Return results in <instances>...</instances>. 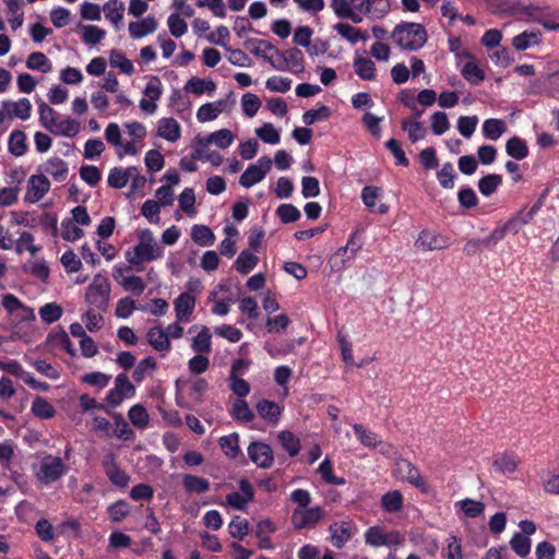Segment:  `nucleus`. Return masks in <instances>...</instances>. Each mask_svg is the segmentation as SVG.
<instances>
[{
	"label": "nucleus",
	"mask_w": 559,
	"mask_h": 559,
	"mask_svg": "<svg viewBox=\"0 0 559 559\" xmlns=\"http://www.w3.org/2000/svg\"><path fill=\"white\" fill-rule=\"evenodd\" d=\"M124 129L131 141L122 142L121 129L118 123L110 122L105 129L106 141L117 148V155L122 158L126 155L135 156L139 154L138 141H142L146 136V128L139 121L124 123Z\"/></svg>",
	"instance_id": "nucleus-1"
},
{
	"label": "nucleus",
	"mask_w": 559,
	"mask_h": 559,
	"mask_svg": "<svg viewBox=\"0 0 559 559\" xmlns=\"http://www.w3.org/2000/svg\"><path fill=\"white\" fill-rule=\"evenodd\" d=\"M163 248L156 241L150 229H143L139 233V242L126 251V260L131 265H138L143 262H150L162 258Z\"/></svg>",
	"instance_id": "nucleus-2"
},
{
	"label": "nucleus",
	"mask_w": 559,
	"mask_h": 559,
	"mask_svg": "<svg viewBox=\"0 0 559 559\" xmlns=\"http://www.w3.org/2000/svg\"><path fill=\"white\" fill-rule=\"evenodd\" d=\"M392 39L404 50L420 49L427 41L426 28L419 23H401L392 32Z\"/></svg>",
	"instance_id": "nucleus-3"
},
{
	"label": "nucleus",
	"mask_w": 559,
	"mask_h": 559,
	"mask_svg": "<svg viewBox=\"0 0 559 559\" xmlns=\"http://www.w3.org/2000/svg\"><path fill=\"white\" fill-rule=\"evenodd\" d=\"M68 471L69 467L63 463V460L51 454L44 455L39 463L34 466L35 478L43 486H50L58 481Z\"/></svg>",
	"instance_id": "nucleus-4"
},
{
	"label": "nucleus",
	"mask_w": 559,
	"mask_h": 559,
	"mask_svg": "<svg viewBox=\"0 0 559 559\" xmlns=\"http://www.w3.org/2000/svg\"><path fill=\"white\" fill-rule=\"evenodd\" d=\"M109 297L110 283L108 278L103 274H96L86 289V301L98 311H105L108 307Z\"/></svg>",
	"instance_id": "nucleus-5"
},
{
	"label": "nucleus",
	"mask_w": 559,
	"mask_h": 559,
	"mask_svg": "<svg viewBox=\"0 0 559 559\" xmlns=\"http://www.w3.org/2000/svg\"><path fill=\"white\" fill-rule=\"evenodd\" d=\"M365 542L372 547L385 546L392 548L403 545L405 537L396 530L385 531L381 526L374 525L365 532Z\"/></svg>",
	"instance_id": "nucleus-6"
},
{
	"label": "nucleus",
	"mask_w": 559,
	"mask_h": 559,
	"mask_svg": "<svg viewBox=\"0 0 559 559\" xmlns=\"http://www.w3.org/2000/svg\"><path fill=\"white\" fill-rule=\"evenodd\" d=\"M535 213L536 206L532 207L527 213L520 214L508 221L504 225L495 228L486 238L481 239L483 247H492L502 240L508 231L518 233L523 225L532 219Z\"/></svg>",
	"instance_id": "nucleus-7"
},
{
	"label": "nucleus",
	"mask_w": 559,
	"mask_h": 559,
	"mask_svg": "<svg viewBox=\"0 0 559 559\" xmlns=\"http://www.w3.org/2000/svg\"><path fill=\"white\" fill-rule=\"evenodd\" d=\"M134 395L135 386L126 373H119L115 379V385L107 392L106 401L111 407H118L126 399Z\"/></svg>",
	"instance_id": "nucleus-8"
},
{
	"label": "nucleus",
	"mask_w": 559,
	"mask_h": 559,
	"mask_svg": "<svg viewBox=\"0 0 559 559\" xmlns=\"http://www.w3.org/2000/svg\"><path fill=\"white\" fill-rule=\"evenodd\" d=\"M272 159L267 156L260 157L255 164H251L242 173L239 178V183L243 188H250L262 181L266 174L271 170Z\"/></svg>",
	"instance_id": "nucleus-9"
},
{
	"label": "nucleus",
	"mask_w": 559,
	"mask_h": 559,
	"mask_svg": "<svg viewBox=\"0 0 559 559\" xmlns=\"http://www.w3.org/2000/svg\"><path fill=\"white\" fill-rule=\"evenodd\" d=\"M324 516V511L320 507L296 508L292 513V524L297 530L311 528L316 526Z\"/></svg>",
	"instance_id": "nucleus-10"
},
{
	"label": "nucleus",
	"mask_w": 559,
	"mask_h": 559,
	"mask_svg": "<svg viewBox=\"0 0 559 559\" xmlns=\"http://www.w3.org/2000/svg\"><path fill=\"white\" fill-rule=\"evenodd\" d=\"M103 468L110 483L117 487L124 488L130 481V476L123 471L112 452H108L102 462Z\"/></svg>",
	"instance_id": "nucleus-11"
},
{
	"label": "nucleus",
	"mask_w": 559,
	"mask_h": 559,
	"mask_svg": "<svg viewBox=\"0 0 559 559\" xmlns=\"http://www.w3.org/2000/svg\"><path fill=\"white\" fill-rule=\"evenodd\" d=\"M7 312L14 316L20 321H33L35 320L34 310L25 306L16 296L13 294H4L2 296V304Z\"/></svg>",
	"instance_id": "nucleus-12"
},
{
	"label": "nucleus",
	"mask_w": 559,
	"mask_h": 559,
	"mask_svg": "<svg viewBox=\"0 0 559 559\" xmlns=\"http://www.w3.org/2000/svg\"><path fill=\"white\" fill-rule=\"evenodd\" d=\"M50 189V181L44 175H32L27 180L24 201L36 203L41 200Z\"/></svg>",
	"instance_id": "nucleus-13"
},
{
	"label": "nucleus",
	"mask_w": 559,
	"mask_h": 559,
	"mask_svg": "<svg viewBox=\"0 0 559 559\" xmlns=\"http://www.w3.org/2000/svg\"><path fill=\"white\" fill-rule=\"evenodd\" d=\"M249 459L260 468H269L274 462L272 448L259 441H253L248 447Z\"/></svg>",
	"instance_id": "nucleus-14"
},
{
	"label": "nucleus",
	"mask_w": 559,
	"mask_h": 559,
	"mask_svg": "<svg viewBox=\"0 0 559 559\" xmlns=\"http://www.w3.org/2000/svg\"><path fill=\"white\" fill-rule=\"evenodd\" d=\"M416 246L425 251L442 250L450 246V240L439 233L424 229L418 235Z\"/></svg>",
	"instance_id": "nucleus-15"
},
{
	"label": "nucleus",
	"mask_w": 559,
	"mask_h": 559,
	"mask_svg": "<svg viewBox=\"0 0 559 559\" xmlns=\"http://www.w3.org/2000/svg\"><path fill=\"white\" fill-rule=\"evenodd\" d=\"M239 492H231L226 496L227 503L237 510H245L247 504L253 500L254 491L251 483L248 479H240Z\"/></svg>",
	"instance_id": "nucleus-16"
},
{
	"label": "nucleus",
	"mask_w": 559,
	"mask_h": 559,
	"mask_svg": "<svg viewBox=\"0 0 559 559\" xmlns=\"http://www.w3.org/2000/svg\"><path fill=\"white\" fill-rule=\"evenodd\" d=\"M329 531L332 545L342 548L355 534L356 527L350 521H341L331 524Z\"/></svg>",
	"instance_id": "nucleus-17"
},
{
	"label": "nucleus",
	"mask_w": 559,
	"mask_h": 559,
	"mask_svg": "<svg viewBox=\"0 0 559 559\" xmlns=\"http://www.w3.org/2000/svg\"><path fill=\"white\" fill-rule=\"evenodd\" d=\"M395 474L402 479L414 485L417 488H424L425 481L416 466L409 461L401 459L395 463Z\"/></svg>",
	"instance_id": "nucleus-18"
},
{
	"label": "nucleus",
	"mask_w": 559,
	"mask_h": 559,
	"mask_svg": "<svg viewBox=\"0 0 559 559\" xmlns=\"http://www.w3.org/2000/svg\"><path fill=\"white\" fill-rule=\"evenodd\" d=\"M195 298L190 293H181L174 301L178 322H189L195 308Z\"/></svg>",
	"instance_id": "nucleus-19"
},
{
	"label": "nucleus",
	"mask_w": 559,
	"mask_h": 559,
	"mask_svg": "<svg viewBox=\"0 0 559 559\" xmlns=\"http://www.w3.org/2000/svg\"><path fill=\"white\" fill-rule=\"evenodd\" d=\"M157 136L168 142H177L181 138V127L179 122L171 117H164L157 121Z\"/></svg>",
	"instance_id": "nucleus-20"
},
{
	"label": "nucleus",
	"mask_w": 559,
	"mask_h": 559,
	"mask_svg": "<svg viewBox=\"0 0 559 559\" xmlns=\"http://www.w3.org/2000/svg\"><path fill=\"white\" fill-rule=\"evenodd\" d=\"M281 56L284 60L285 67L283 66H274L277 70H289L294 73H301L305 69L304 67V55L301 50L297 48H290L283 52H281Z\"/></svg>",
	"instance_id": "nucleus-21"
},
{
	"label": "nucleus",
	"mask_w": 559,
	"mask_h": 559,
	"mask_svg": "<svg viewBox=\"0 0 559 559\" xmlns=\"http://www.w3.org/2000/svg\"><path fill=\"white\" fill-rule=\"evenodd\" d=\"M542 38L543 35L540 31L526 29L512 38V46L519 51H524L538 46L542 43Z\"/></svg>",
	"instance_id": "nucleus-22"
},
{
	"label": "nucleus",
	"mask_w": 559,
	"mask_h": 559,
	"mask_svg": "<svg viewBox=\"0 0 559 559\" xmlns=\"http://www.w3.org/2000/svg\"><path fill=\"white\" fill-rule=\"evenodd\" d=\"M2 107L9 112V118L27 120L32 115V104L27 98H20L17 102L3 100Z\"/></svg>",
	"instance_id": "nucleus-23"
},
{
	"label": "nucleus",
	"mask_w": 559,
	"mask_h": 559,
	"mask_svg": "<svg viewBox=\"0 0 559 559\" xmlns=\"http://www.w3.org/2000/svg\"><path fill=\"white\" fill-rule=\"evenodd\" d=\"M355 73L365 81H374L377 79V68L374 62L367 57L356 56L353 62Z\"/></svg>",
	"instance_id": "nucleus-24"
},
{
	"label": "nucleus",
	"mask_w": 559,
	"mask_h": 559,
	"mask_svg": "<svg viewBox=\"0 0 559 559\" xmlns=\"http://www.w3.org/2000/svg\"><path fill=\"white\" fill-rule=\"evenodd\" d=\"M136 167L130 166L127 168L114 167L110 169L107 182L109 187L121 189L127 186L132 175H135Z\"/></svg>",
	"instance_id": "nucleus-25"
},
{
	"label": "nucleus",
	"mask_w": 559,
	"mask_h": 559,
	"mask_svg": "<svg viewBox=\"0 0 559 559\" xmlns=\"http://www.w3.org/2000/svg\"><path fill=\"white\" fill-rule=\"evenodd\" d=\"M466 62L461 67V74L472 85H479L485 80V73L479 68L476 58L472 55V59H465Z\"/></svg>",
	"instance_id": "nucleus-26"
},
{
	"label": "nucleus",
	"mask_w": 559,
	"mask_h": 559,
	"mask_svg": "<svg viewBox=\"0 0 559 559\" xmlns=\"http://www.w3.org/2000/svg\"><path fill=\"white\" fill-rule=\"evenodd\" d=\"M381 189L373 186H366L361 190V200L364 204L371 211L379 214H386L389 206L384 203L376 206V200L380 197Z\"/></svg>",
	"instance_id": "nucleus-27"
},
{
	"label": "nucleus",
	"mask_w": 559,
	"mask_h": 559,
	"mask_svg": "<svg viewBox=\"0 0 559 559\" xmlns=\"http://www.w3.org/2000/svg\"><path fill=\"white\" fill-rule=\"evenodd\" d=\"M226 104V100L219 99L202 105L197 111L198 121L203 123L215 120L224 111Z\"/></svg>",
	"instance_id": "nucleus-28"
},
{
	"label": "nucleus",
	"mask_w": 559,
	"mask_h": 559,
	"mask_svg": "<svg viewBox=\"0 0 559 559\" xmlns=\"http://www.w3.org/2000/svg\"><path fill=\"white\" fill-rule=\"evenodd\" d=\"M148 344L157 352L168 353L171 348L170 341L164 329L160 326H153L146 334Z\"/></svg>",
	"instance_id": "nucleus-29"
},
{
	"label": "nucleus",
	"mask_w": 559,
	"mask_h": 559,
	"mask_svg": "<svg viewBox=\"0 0 559 559\" xmlns=\"http://www.w3.org/2000/svg\"><path fill=\"white\" fill-rule=\"evenodd\" d=\"M28 150L27 138L24 131L13 130L8 140V151L15 157L25 155Z\"/></svg>",
	"instance_id": "nucleus-30"
},
{
	"label": "nucleus",
	"mask_w": 559,
	"mask_h": 559,
	"mask_svg": "<svg viewBox=\"0 0 559 559\" xmlns=\"http://www.w3.org/2000/svg\"><path fill=\"white\" fill-rule=\"evenodd\" d=\"M157 25V21L154 16H146L139 22H131L129 24V33L132 38L139 39L154 33Z\"/></svg>",
	"instance_id": "nucleus-31"
},
{
	"label": "nucleus",
	"mask_w": 559,
	"mask_h": 559,
	"mask_svg": "<svg viewBox=\"0 0 559 559\" xmlns=\"http://www.w3.org/2000/svg\"><path fill=\"white\" fill-rule=\"evenodd\" d=\"M330 7L338 19H348L354 23L362 21V17L352 8L349 0H331Z\"/></svg>",
	"instance_id": "nucleus-32"
},
{
	"label": "nucleus",
	"mask_w": 559,
	"mask_h": 559,
	"mask_svg": "<svg viewBox=\"0 0 559 559\" xmlns=\"http://www.w3.org/2000/svg\"><path fill=\"white\" fill-rule=\"evenodd\" d=\"M257 411L261 418L272 424L278 423L282 414L281 406L277 403L269 400H262L258 402Z\"/></svg>",
	"instance_id": "nucleus-33"
},
{
	"label": "nucleus",
	"mask_w": 559,
	"mask_h": 559,
	"mask_svg": "<svg viewBox=\"0 0 559 559\" xmlns=\"http://www.w3.org/2000/svg\"><path fill=\"white\" fill-rule=\"evenodd\" d=\"M191 348L198 354L206 355L212 352V336L207 326L202 325L198 334L192 337Z\"/></svg>",
	"instance_id": "nucleus-34"
},
{
	"label": "nucleus",
	"mask_w": 559,
	"mask_h": 559,
	"mask_svg": "<svg viewBox=\"0 0 559 559\" xmlns=\"http://www.w3.org/2000/svg\"><path fill=\"white\" fill-rule=\"evenodd\" d=\"M44 171L50 175L56 181L61 182L66 180L69 167L60 157H51L44 165Z\"/></svg>",
	"instance_id": "nucleus-35"
},
{
	"label": "nucleus",
	"mask_w": 559,
	"mask_h": 559,
	"mask_svg": "<svg viewBox=\"0 0 559 559\" xmlns=\"http://www.w3.org/2000/svg\"><path fill=\"white\" fill-rule=\"evenodd\" d=\"M334 29L352 45H355L358 41H366L368 39L367 32H362L348 23H337L335 24Z\"/></svg>",
	"instance_id": "nucleus-36"
},
{
	"label": "nucleus",
	"mask_w": 559,
	"mask_h": 559,
	"mask_svg": "<svg viewBox=\"0 0 559 559\" xmlns=\"http://www.w3.org/2000/svg\"><path fill=\"white\" fill-rule=\"evenodd\" d=\"M507 131V123L501 119L490 118L486 119L481 127V132L485 139L497 141Z\"/></svg>",
	"instance_id": "nucleus-37"
},
{
	"label": "nucleus",
	"mask_w": 559,
	"mask_h": 559,
	"mask_svg": "<svg viewBox=\"0 0 559 559\" xmlns=\"http://www.w3.org/2000/svg\"><path fill=\"white\" fill-rule=\"evenodd\" d=\"M182 486L188 493H205L210 490V481L206 478L191 474L183 476Z\"/></svg>",
	"instance_id": "nucleus-38"
},
{
	"label": "nucleus",
	"mask_w": 559,
	"mask_h": 559,
	"mask_svg": "<svg viewBox=\"0 0 559 559\" xmlns=\"http://www.w3.org/2000/svg\"><path fill=\"white\" fill-rule=\"evenodd\" d=\"M105 12V17L116 27L119 28V25L123 19L124 4L120 0H108L103 8Z\"/></svg>",
	"instance_id": "nucleus-39"
},
{
	"label": "nucleus",
	"mask_w": 559,
	"mask_h": 559,
	"mask_svg": "<svg viewBox=\"0 0 559 559\" xmlns=\"http://www.w3.org/2000/svg\"><path fill=\"white\" fill-rule=\"evenodd\" d=\"M520 464L516 455L511 453H501L493 460L492 466L496 472L501 474L513 473Z\"/></svg>",
	"instance_id": "nucleus-40"
},
{
	"label": "nucleus",
	"mask_w": 559,
	"mask_h": 559,
	"mask_svg": "<svg viewBox=\"0 0 559 559\" xmlns=\"http://www.w3.org/2000/svg\"><path fill=\"white\" fill-rule=\"evenodd\" d=\"M277 439L282 448L288 453L289 456L294 457L299 453L301 449L300 440L292 431H281L277 436Z\"/></svg>",
	"instance_id": "nucleus-41"
},
{
	"label": "nucleus",
	"mask_w": 559,
	"mask_h": 559,
	"mask_svg": "<svg viewBox=\"0 0 559 559\" xmlns=\"http://www.w3.org/2000/svg\"><path fill=\"white\" fill-rule=\"evenodd\" d=\"M31 411L34 416L40 419L52 418L56 414V409L52 404L43 396H36L33 400Z\"/></svg>",
	"instance_id": "nucleus-42"
},
{
	"label": "nucleus",
	"mask_w": 559,
	"mask_h": 559,
	"mask_svg": "<svg viewBox=\"0 0 559 559\" xmlns=\"http://www.w3.org/2000/svg\"><path fill=\"white\" fill-rule=\"evenodd\" d=\"M506 152L512 158L521 160L527 157L528 147L523 139L519 136H512L507 141Z\"/></svg>",
	"instance_id": "nucleus-43"
},
{
	"label": "nucleus",
	"mask_w": 559,
	"mask_h": 559,
	"mask_svg": "<svg viewBox=\"0 0 559 559\" xmlns=\"http://www.w3.org/2000/svg\"><path fill=\"white\" fill-rule=\"evenodd\" d=\"M404 498L401 491L392 490L381 498V507L388 513L399 512L403 508Z\"/></svg>",
	"instance_id": "nucleus-44"
},
{
	"label": "nucleus",
	"mask_w": 559,
	"mask_h": 559,
	"mask_svg": "<svg viewBox=\"0 0 559 559\" xmlns=\"http://www.w3.org/2000/svg\"><path fill=\"white\" fill-rule=\"evenodd\" d=\"M187 92H191L195 95H202L204 93L212 94L216 90V84L212 80H203L198 76L191 78L186 86Z\"/></svg>",
	"instance_id": "nucleus-45"
},
{
	"label": "nucleus",
	"mask_w": 559,
	"mask_h": 559,
	"mask_svg": "<svg viewBox=\"0 0 559 559\" xmlns=\"http://www.w3.org/2000/svg\"><path fill=\"white\" fill-rule=\"evenodd\" d=\"M80 132V123L72 119H59L55 127H52L51 133L60 136L73 138Z\"/></svg>",
	"instance_id": "nucleus-46"
},
{
	"label": "nucleus",
	"mask_w": 559,
	"mask_h": 559,
	"mask_svg": "<svg viewBox=\"0 0 559 559\" xmlns=\"http://www.w3.org/2000/svg\"><path fill=\"white\" fill-rule=\"evenodd\" d=\"M356 255L350 254V250L346 247H341L331 258L330 265L334 272H340L348 266V263L355 259Z\"/></svg>",
	"instance_id": "nucleus-47"
},
{
	"label": "nucleus",
	"mask_w": 559,
	"mask_h": 559,
	"mask_svg": "<svg viewBox=\"0 0 559 559\" xmlns=\"http://www.w3.org/2000/svg\"><path fill=\"white\" fill-rule=\"evenodd\" d=\"M219 445L225 455L229 459H236L241 453L239 447V436L236 432L222 437L219 439Z\"/></svg>",
	"instance_id": "nucleus-48"
},
{
	"label": "nucleus",
	"mask_w": 559,
	"mask_h": 559,
	"mask_svg": "<svg viewBox=\"0 0 559 559\" xmlns=\"http://www.w3.org/2000/svg\"><path fill=\"white\" fill-rule=\"evenodd\" d=\"M192 240L203 247L212 246L215 241L213 231L205 225H194L191 230Z\"/></svg>",
	"instance_id": "nucleus-49"
},
{
	"label": "nucleus",
	"mask_w": 559,
	"mask_h": 559,
	"mask_svg": "<svg viewBox=\"0 0 559 559\" xmlns=\"http://www.w3.org/2000/svg\"><path fill=\"white\" fill-rule=\"evenodd\" d=\"M259 262V258L248 250H243L239 253L235 261L236 270L241 274H248L253 270Z\"/></svg>",
	"instance_id": "nucleus-50"
},
{
	"label": "nucleus",
	"mask_w": 559,
	"mask_h": 559,
	"mask_svg": "<svg viewBox=\"0 0 559 559\" xmlns=\"http://www.w3.org/2000/svg\"><path fill=\"white\" fill-rule=\"evenodd\" d=\"M128 417L131 424L139 429H144L148 426V413L141 404L133 405L128 412Z\"/></svg>",
	"instance_id": "nucleus-51"
},
{
	"label": "nucleus",
	"mask_w": 559,
	"mask_h": 559,
	"mask_svg": "<svg viewBox=\"0 0 559 559\" xmlns=\"http://www.w3.org/2000/svg\"><path fill=\"white\" fill-rule=\"evenodd\" d=\"M401 127L407 132L408 139L412 143H416L419 140L425 139L427 134V130L420 121H411L405 119L401 122Z\"/></svg>",
	"instance_id": "nucleus-52"
},
{
	"label": "nucleus",
	"mask_w": 559,
	"mask_h": 559,
	"mask_svg": "<svg viewBox=\"0 0 559 559\" xmlns=\"http://www.w3.org/2000/svg\"><path fill=\"white\" fill-rule=\"evenodd\" d=\"M39 121L45 129L51 132L52 127L59 120L57 111L46 103L41 102L38 106Z\"/></svg>",
	"instance_id": "nucleus-53"
},
{
	"label": "nucleus",
	"mask_w": 559,
	"mask_h": 559,
	"mask_svg": "<svg viewBox=\"0 0 559 559\" xmlns=\"http://www.w3.org/2000/svg\"><path fill=\"white\" fill-rule=\"evenodd\" d=\"M230 414L236 420L242 423H249L254 418L253 412L243 399L234 402Z\"/></svg>",
	"instance_id": "nucleus-54"
},
{
	"label": "nucleus",
	"mask_w": 559,
	"mask_h": 559,
	"mask_svg": "<svg viewBox=\"0 0 559 559\" xmlns=\"http://www.w3.org/2000/svg\"><path fill=\"white\" fill-rule=\"evenodd\" d=\"M510 546L518 556L524 558L531 552L532 544L530 537L516 532L510 540Z\"/></svg>",
	"instance_id": "nucleus-55"
},
{
	"label": "nucleus",
	"mask_w": 559,
	"mask_h": 559,
	"mask_svg": "<svg viewBox=\"0 0 559 559\" xmlns=\"http://www.w3.org/2000/svg\"><path fill=\"white\" fill-rule=\"evenodd\" d=\"M26 67L29 70H38L43 73H47L51 70V63L45 53L36 51L32 52L27 60Z\"/></svg>",
	"instance_id": "nucleus-56"
},
{
	"label": "nucleus",
	"mask_w": 559,
	"mask_h": 559,
	"mask_svg": "<svg viewBox=\"0 0 559 559\" xmlns=\"http://www.w3.org/2000/svg\"><path fill=\"white\" fill-rule=\"evenodd\" d=\"M156 369V361L153 357H146L135 366L132 378L136 382H142L148 374Z\"/></svg>",
	"instance_id": "nucleus-57"
},
{
	"label": "nucleus",
	"mask_w": 559,
	"mask_h": 559,
	"mask_svg": "<svg viewBox=\"0 0 559 559\" xmlns=\"http://www.w3.org/2000/svg\"><path fill=\"white\" fill-rule=\"evenodd\" d=\"M501 182L502 177L500 175L489 174L479 179L478 189L483 195L489 197L497 190Z\"/></svg>",
	"instance_id": "nucleus-58"
},
{
	"label": "nucleus",
	"mask_w": 559,
	"mask_h": 559,
	"mask_svg": "<svg viewBox=\"0 0 559 559\" xmlns=\"http://www.w3.org/2000/svg\"><path fill=\"white\" fill-rule=\"evenodd\" d=\"M109 63L111 67L118 68L124 74L131 75L134 72L133 63L118 50H111L109 55Z\"/></svg>",
	"instance_id": "nucleus-59"
},
{
	"label": "nucleus",
	"mask_w": 559,
	"mask_h": 559,
	"mask_svg": "<svg viewBox=\"0 0 559 559\" xmlns=\"http://www.w3.org/2000/svg\"><path fill=\"white\" fill-rule=\"evenodd\" d=\"M206 139L207 142L214 143L217 147L225 150L233 144L235 135L228 129H221L209 134Z\"/></svg>",
	"instance_id": "nucleus-60"
},
{
	"label": "nucleus",
	"mask_w": 559,
	"mask_h": 559,
	"mask_svg": "<svg viewBox=\"0 0 559 559\" xmlns=\"http://www.w3.org/2000/svg\"><path fill=\"white\" fill-rule=\"evenodd\" d=\"M354 432L356 437L359 439V441L369 448H376L378 444H381L382 442L379 440L377 433L373 431L366 429L360 424H355L353 426Z\"/></svg>",
	"instance_id": "nucleus-61"
},
{
	"label": "nucleus",
	"mask_w": 559,
	"mask_h": 559,
	"mask_svg": "<svg viewBox=\"0 0 559 559\" xmlns=\"http://www.w3.org/2000/svg\"><path fill=\"white\" fill-rule=\"evenodd\" d=\"M119 284L126 292H129L135 296H141L146 288V284L144 283V281L136 275L122 277L119 281Z\"/></svg>",
	"instance_id": "nucleus-62"
},
{
	"label": "nucleus",
	"mask_w": 559,
	"mask_h": 559,
	"mask_svg": "<svg viewBox=\"0 0 559 559\" xmlns=\"http://www.w3.org/2000/svg\"><path fill=\"white\" fill-rule=\"evenodd\" d=\"M62 313V308L56 302L46 304L39 309V317L41 321L47 324H51L58 321L61 318Z\"/></svg>",
	"instance_id": "nucleus-63"
},
{
	"label": "nucleus",
	"mask_w": 559,
	"mask_h": 559,
	"mask_svg": "<svg viewBox=\"0 0 559 559\" xmlns=\"http://www.w3.org/2000/svg\"><path fill=\"white\" fill-rule=\"evenodd\" d=\"M447 545L442 549V557L445 559H463L461 542L456 536H450L445 540Z\"/></svg>",
	"instance_id": "nucleus-64"
}]
</instances>
